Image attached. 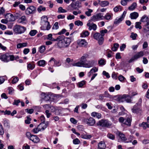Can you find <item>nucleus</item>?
<instances>
[{"instance_id": "obj_1", "label": "nucleus", "mask_w": 149, "mask_h": 149, "mask_svg": "<svg viewBox=\"0 0 149 149\" xmlns=\"http://www.w3.org/2000/svg\"><path fill=\"white\" fill-rule=\"evenodd\" d=\"M58 41L57 46L59 48H68L71 42V40L70 38L66 37L62 40L59 39Z\"/></svg>"}, {"instance_id": "obj_2", "label": "nucleus", "mask_w": 149, "mask_h": 149, "mask_svg": "<svg viewBox=\"0 0 149 149\" xmlns=\"http://www.w3.org/2000/svg\"><path fill=\"white\" fill-rule=\"evenodd\" d=\"M97 125L104 127L110 128L112 123L108 120L103 119L99 120L97 123Z\"/></svg>"}, {"instance_id": "obj_3", "label": "nucleus", "mask_w": 149, "mask_h": 149, "mask_svg": "<svg viewBox=\"0 0 149 149\" xmlns=\"http://www.w3.org/2000/svg\"><path fill=\"white\" fill-rule=\"evenodd\" d=\"M142 99L140 98L139 102L137 103L132 109V111L134 113L136 114H140L141 112V103Z\"/></svg>"}, {"instance_id": "obj_4", "label": "nucleus", "mask_w": 149, "mask_h": 149, "mask_svg": "<svg viewBox=\"0 0 149 149\" xmlns=\"http://www.w3.org/2000/svg\"><path fill=\"white\" fill-rule=\"evenodd\" d=\"M89 57V55L86 54H83L81 57L80 59V61L76 63L75 65L78 67H82L84 64L86 63V59Z\"/></svg>"}, {"instance_id": "obj_5", "label": "nucleus", "mask_w": 149, "mask_h": 149, "mask_svg": "<svg viewBox=\"0 0 149 149\" xmlns=\"http://www.w3.org/2000/svg\"><path fill=\"white\" fill-rule=\"evenodd\" d=\"M93 38L94 39L98 41V42L99 45H102L104 41V38L102 37L100 33H96L93 34Z\"/></svg>"}, {"instance_id": "obj_6", "label": "nucleus", "mask_w": 149, "mask_h": 149, "mask_svg": "<svg viewBox=\"0 0 149 149\" xmlns=\"http://www.w3.org/2000/svg\"><path fill=\"white\" fill-rule=\"evenodd\" d=\"M71 6L72 8V10H79V8L81 7V3L79 2V0H77L75 2H72L69 6Z\"/></svg>"}, {"instance_id": "obj_7", "label": "nucleus", "mask_w": 149, "mask_h": 149, "mask_svg": "<svg viewBox=\"0 0 149 149\" xmlns=\"http://www.w3.org/2000/svg\"><path fill=\"white\" fill-rule=\"evenodd\" d=\"M84 122L89 126H93L95 123V119L92 117L86 118L84 120Z\"/></svg>"}, {"instance_id": "obj_8", "label": "nucleus", "mask_w": 149, "mask_h": 149, "mask_svg": "<svg viewBox=\"0 0 149 149\" xmlns=\"http://www.w3.org/2000/svg\"><path fill=\"white\" fill-rule=\"evenodd\" d=\"M36 8L33 6H30L27 8L25 10L26 14L27 15L32 14L36 11Z\"/></svg>"}, {"instance_id": "obj_9", "label": "nucleus", "mask_w": 149, "mask_h": 149, "mask_svg": "<svg viewBox=\"0 0 149 149\" xmlns=\"http://www.w3.org/2000/svg\"><path fill=\"white\" fill-rule=\"evenodd\" d=\"M97 63V61L94 60L89 61L87 63H85L82 66L86 68H89L93 67L95 64Z\"/></svg>"}, {"instance_id": "obj_10", "label": "nucleus", "mask_w": 149, "mask_h": 149, "mask_svg": "<svg viewBox=\"0 0 149 149\" xmlns=\"http://www.w3.org/2000/svg\"><path fill=\"white\" fill-rule=\"evenodd\" d=\"M9 57V54L6 53L0 56V59L4 62L7 63L10 61Z\"/></svg>"}, {"instance_id": "obj_11", "label": "nucleus", "mask_w": 149, "mask_h": 149, "mask_svg": "<svg viewBox=\"0 0 149 149\" xmlns=\"http://www.w3.org/2000/svg\"><path fill=\"white\" fill-rule=\"evenodd\" d=\"M47 20L48 18L47 17L45 16H44L41 17V22L42 23H44L45 25L46 26V28H50V25L49 23Z\"/></svg>"}, {"instance_id": "obj_12", "label": "nucleus", "mask_w": 149, "mask_h": 149, "mask_svg": "<svg viewBox=\"0 0 149 149\" xmlns=\"http://www.w3.org/2000/svg\"><path fill=\"white\" fill-rule=\"evenodd\" d=\"M4 16L5 18L7 19L8 22H13L15 21L14 15L12 14L8 13L5 15Z\"/></svg>"}, {"instance_id": "obj_13", "label": "nucleus", "mask_w": 149, "mask_h": 149, "mask_svg": "<svg viewBox=\"0 0 149 149\" xmlns=\"http://www.w3.org/2000/svg\"><path fill=\"white\" fill-rule=\"evenodd\" d=\"M101 14L99 13L95 15H93L91 17V19L93 21H97L100 19H102V18L103 17Z\"/></svg>"}, {"instance_id": "obj_14", "label": "nucleus", "mask_w": 149, "mask_h": 149, "mask_svg": "<svg viewBox=\"0 0 149 149\" xmlns=\"http://www.w3.org/2000/svg\"><path fill=\"white\" fill-rule=\"evenodd\" d=\"M117 135L119 137L122 141L123 142L126 141L127 139L125 137V135L124 134L120 132H118L117 133Z\"/></svg>"}, {"instance_id": "obj_15", "label": "nucleus", "mask_w": 149, "mask_h": 149, "mask_svg": "<svg viewBox=\"0 0 149 149\" xmlns=\"http://www.w3.org/2000/svg\"><path fill=\"white\" fill-rule=\"evenodd\" d=\"M78 44L80 46H85L87 45V42L85 39H81L77 41Z\"/></svg>"}, {"instance_id": "obj_16", "label": "nucleus", "mask_w": 149, "mask_h": 149, "mask_svg": "<svg viewBox=\"0 0 149 149\" xmlns=\"http://www.w3.org/2000/svg\"><path fill=\"white\" fill-rule=\"evenodd\" d=\"M41 96L42 98L46 101H48L50 100L51 95H50L43 93L42 94Z\"/></svg>"}, {"instance_id": "obj_17", "label": "nucleus", "mask_w": 149, "mask_h": 149, "mask_svg": "<svg viewBox=\"0 0 149 149\" xmlns=\"http://www.w3.org/2000/svg\"><path fill=\"white\" fill-rule=\"evenodd\" d=\"M30 140L35 143H37L39 142L40 139L35 135H33L30 137Z\"/></svg>"}, {"instance_id": "obj_18", "label": "nucleus", "mask_w": 149, "mask_h": 149, "mask_svg": "<svg viewBox=\"0 0 149 149\" xmlns=\"http://www.w3.org/2000/svg\"><path fill=\"white\" fill-rule=\"evenodd\" d=\"M47 127V124H45V123H41L38 126V127L40 128L41 131L44 130Z\"/></svg>"}, {"instance_id": "obj_19", "label": "nucleus", "mask_w": 149, "mask_h": 149, "mask_svg": "<svg viewBox=\"0 0 149 149\" xmlns=\"http://www.w3.org/2000/svg\"><path fill=\"white\" fill-rule=\"evenodd\" d=\"M26 29H13V31L15 33L21 34L23 33L26 30Z\"/></svg>"}, {"instance_id": "obj_20", "label": "nucleus", "mask_w": 149, "mask_h": 149, "mask_svg": "<svg viewBox=\"0 0 149 149\" xmlns=\"http://www.w3.org/2000/svg\"><path fill=\"white\" fill-rule=\"evenodd\" d=\"M91 116L93 117H96L98 119L102 117V115L100 113L96 112H93L92 113Z\"/></svg>"}, {"instance_id": "obj_21", "label": "nucleus", "mask_w": 149, "mask_h": 149, "mask_svg": "<svg viewBox=\"0 0 149 149\" xmlns=\"http://www.w3.org/2000/svg\"><path fill=\"white\" fill-rule=\"evenodd\" d=\"M52 34H49L47 36V39L52 41H58L61 38L60 36H58L56 39H54L52 37Z\"/></svg>"}, {"instance_id": "obj_22", "label": "nucleus", "mask_w": 149, "mask_h": 149, "mask_svg": "<svg viewBox=\"0 0 149 149\" xmlns=\"http://www.w3.org/2000/svg\"><path fill=\"white\" fill-rule=\"evenodd\" d=\"M144 55V53L143 51H141L139 52H137L134 55V57L137 60L139 58L142 57Z\"/></svg>"}, {"instance_id": "obj_23", "label": "nucleus", "mask_w": 149, "mask_h": 149, "mask_svg": "<svg viewBox=\"0 0 149 149\" xmlns=\"http://www.w3.org/2000/svg\"><path fill=\"white\" fill-rule=\"evenodd\" d=\"M138 13L136 12H134L130 14V17L132 19H136L139 16Z\"/></svg>"}, {"instance_id": "obj_24", "label": "nucleus", "mask_w": 149, "mask_h": 149, "mask_svg": "<svg viewBox=\"0 0 149 149\" xmlns=\"http://www.w3.org/2000/svg\"><path fill=\"white\" fill-rule=\"evenodd\" d=\"M139 126L142 127L144 130L149 128V124H148L147 122H143L142 123L139 124Z\"/></svg>"}, {"instance_id": "obj_25", "label": "nucleus", "mask_w": 149, "mask_h": 149, "mask_svg": "<svg viewBox=\"0 0 149 149\" xmlns=\"http://www.w3.org/2000/svg\"><path fill=\"white\" fill-rule=\"evenodd\" d=\"M123 20V19L120 17V18H116L114 21L113 25H118Z\"/></svg>"}, {"instance_id": "obj_26", "label": "nucleus", "mask_w": 149, "mask_h": 149, "mask_svg": "<svg viewBox=\"0 0 149 149\" xmlns=\"http://www.w3.org/2000/svg\"><path fill=\"white\" fill-rule=\"evenodd\" d=\"M98 71V68L95 67L93 68L88 73V76L90 77L92 74L93 73L95 72H97Z\"/></svg>"}, {"instance_id": "obj_27", "label": "nucleus", "mask_w": 149, "mask_h": 149, "mask_svg": "<svg viewBox=\"0 0 149 149\" xmlns=\"http://www.w3.org/2000/svg\"><path fill=\"white\" fill-rule=\"evenodd\" d=\"M98 71V68L95 67L93 68L88 73V76L90 77L92 74L93 73L95 72H97Z\"/></svg>"}, {"instance_id": "obj_28", "label": "nucleus", "mask_w": 149, "mask_h": 149, "mask_svg": "<svg viewBox=\"0 0 149 149\" xmlns=\"http://www.w3.org/2000/svg\"><path fill=\"white\" fill-rule=\"evenodd\" d=\"M131 120L130 118H127L125 120L123 124L128 126H130L131 124Z\"/></svg>"}, {"instance_id": "obj_29", "label": "nucleus", "mask_w": 149, "mask_h": 149, "mask_svg": "<svg viewBox=\"0 0 149 149\" xmlns=\"http://www.w3.org/2000/svg\"><path fill=\"white\" fill-rule=\"evenodd\" d=\"M113 15L112 14L107 13L103 17H104V18L105 19L107 20H109L111 19V18L113 17Z\"/></svg>"}, {"instance_id": "obj_30", "label": "nucleus", "mask_w": 149, "mask_h": 149, "mask_svg": "<svg viewBox=\"0 0 149 149\" xmlns=\"http://www.w3.org/2000/svg\"><path fill=\"white\" fill-rule=\"evenodd\" d=\"M27 43L25 42L23 43H19L17 45V48H20L23 47H25L27 46Z\"/></svg>"}, {"instance_id": "obj_31", "label": "nucleus", "mask_w": 149, "mask_h": 149, "mask_svg": "<svg viewBox=\"0 0 149 149\" xmlns=\"http://www.w3.org/2000/svg\"><path fill=\"white\" fill-rule=\"evenodd\" d=\"M136 5L137 4L136 3L134 2L130 6L128 7V9L129 10H133L136 8Z\"/></svg>"}, {"instance_id": "obj_32", "label": "nucleus", "mask_w": 149, "mask_h": 149, "mask_svg": "<svg viewBox=\"0 0 149 149\" xmlns=\"http://www.w3.org/2000/svg\"><path fill=\"white\" fill-rule=\"evenodd\" d=\"M109 4V2L106 1H101L100 3V5L102 7H105L108 6Z\"/></svg>"}, {"instance_id": "obj_33", "label": "nucleus", "mask_w": 149, "mask_h": 149, "mask_svg": "<svg viewBox=\"0 0 149 149\" xmlns=\"http://www.w3.org/2000/svg\"><path fill=\"white\" fill-rule=\"evenodd\" d=\"M81 137L83 139H89L91 138L92 136L91 135L83 134L81 135Z\"/></svg>"}, {"instance_id": "obj_34", "label": "nucleus", "mask_w": 149, "mask_h": 149, "mask_svg": "<svg viewBox=\"0 0 149 149\" xmlns=\"http://www.w3.org/2000/svg\"><path fill=\"white\" fill-rule=\"evenodd\" d=\"M87 25L89 28H97V26L96 24L93 22H89L87 24Z\"/></svg>"}, {"instance_id": "obj_35", "label": "nucleus", "mask_w": 149, "mask_h": 149, "mask_svg": "<svg viewBox=\"0 0 149 149\" xmlns=\"http://www.w3.org/2000/svg\"><path fill=\"white\" fill-rule=\"evenodd\" d=\"M89 34V33L88 31H83L81 34V37L82 38L88 36Z\"/></svg>"}, {"instance_id": "obj_36", "label": "nucleus", "mask_w": 149, "mask_h": 149, "mask_svg": "<svg viewBox=\"0 0 149 149\" xmlns=\"http://www.w3.org/2000/svg\"><path fill=\"white\" fill-rule=\"evenodd\" d=\"M38 65L40 66H44L45 64V61L44 60H41L38 62Z\"/></svg>"}, {"instance_id": "obj_37", "label": "nucleus", "mask_w": 149, "mask_h": 149, "mask_svg": "<svg viewBox=\"0 0 149 149\" xmlns=\"http://www.w3.org/2000/svg\"><path fill=\"white\" fill-rule=\"evenodd\" d=\"M39 51L41 53H43L45 50V46L42 45L38 48Z\"/></svg>"}, {"instance_id": "obj_38", "label": "nucleus", "mask_w": 149, "mask_h": 149, "mask_svg": "<svg viewBox=\"0 0 149 149\" xmlns=\"http://www.w3.org/2000/svg\"><path fill=\"white\" fill-rule=\"evenodd\" d=\"M3 124L5 127H7V128H9L10 127V124L8 122V120L6 119H4L3 120Z\"/></svg>"}, {"instance_id": "obj_39", "label": "nucleus", "mask_w": 149, "mask_h": 149, "mask_svg": "<svg viewBox=\"0 0 149 149\" xmlns=\"http://www.w3.org/2000/svg\"><path fill=\"white\" fill-rule=\"evenodd\" d=\"M148 19V17H147L146 15H144L141 18L140 20V22H146Z\"/></svg>"}, {"instance_id": "obj_40", "label": "nucleus", "mask_w": 149, "mask_h": 149, "mask_svg": "<svg viewBox=\"0 0 149 149\" xmlns=\"http://www.w3.org/2000/svg\"><path fill=\"white\" fill-rule=\"evenodd\" d=\"M125 98H126V95L124 94L119 97V100L121 102L125 101Z\"/></svg>"}, {"instance_id": "obj_41", "label": "nucleus", "mask_w": 149, "mask_h": 149, "mask_svg": "<svg viewBox=\"0 0 149 149\" xmlns=\"http://www.w3.org/2000/svg\"><path fill=\"white\" fill-rule=\"evenodd\" d=\"M119 45L117 43L114 44L113 47L112 48V50L113 51H116L118 49Z\"/></svg>"}, {"instance_id": "obj_42", "label": "nucleus", "mask_w": 149, "mask_h": 149, "mask_svg": "<svg viewBox=\"0 0 149 149\" xmlns=\"http://www.w3.org/2000/svg\"><path fill=\"white\" fill-rule=\"evenodd\" d=\"M26 17L25 16H22L18 19V21L19 23H22L26 21Z\"/></svg>"}, {"instance_id": "obj_43", "label": "nucleus", "mask_w": 149, "mask_h": 149, "mask_svg": "<svg viewBox=\"0 0 149 149\" xmlns=\"http://www.w3.org/2000/svg\"><path fill=\"white\" fill-rule=\"evenodd\" d=\"M107 136L108 138L109 139L112 140H113L115 139V137L114 135H113V134L108 133L107 135Z\"/></svg>"}, {"instance_id": "obj_44", "label": "nucleus", "mask_w": 149, "mask_h": 149, "mask_svg": "<svg viewBox=\"0 0 149 149\" xmlns=\"http://www.w3.org/2000/svg\"><path fill=\"white\" fill-rule=\"evenodd\" d=\"M122 7L120 6H117L114 8L113 10L114 12H116L119 10H121Z\"/></svg>"}, {"instance_id": "obj_45", "label": "nucleus", "mask_w": 149, "mask_h": 149, "mask_svg": "<svg viewBox=\"0 0 149 149\" xmlns=\"http://www.w3.org/2000/svg\"><path fill=\"white\" fill-rule=\"evenodd\" d=\"M46 10V8L45 7H43L42 6H40L37 8V10L39 13H40L41 11H45Z\"/></svg>"}, {"instance_id": "obj_46", "label": "nucleus", "mask_w": 149, "mask_h": 149, "mask_svg": "<svg viewBox=\"0 0 149 149\" xmlns=\"http://www.w3.org/2000/svg\"><path fill=\"white\" fill-rule=\"evenodd\" d=\"M131 96H130L128 95H126V98H125V101L128 103L131 102Z\"/></svg>"}, {"instance_id": "obj_47", "label": "nucleus", "mask_w": 149, "mask_h": 149, "mask_svg": "<svg viewBox=\"0 0 149 149\" xmlns=\"http://www.w3.org/2000/svg\"><path fill=\"white\" fill-rule=\"evenodd\" d=\"M67 12V11L63 8L60 7L58 8V12L59 13H64Z\"/></svg>"}, {"instance_id": "obj_48", "label": "nucleus", "mask_w": 149, "mask_h": 149, "mask_svg": "<svg viewBox=\"0 0 149 149\" xmlns=\"http://www.w3.org/2000/svg\"><path fill=\"white\" fill-rule=\"evenodd\" d=\"M137 36V35L136 33H134L133 32H132L131 33L130 37L132 38V40H135L136 39Z\"/></svg>"}, {"instance_id": "obj_49", "label": "nucleus", "mask_w": 149, "mask_h": 149, "mask_svg": "<svg viewBox=\"0 0 149 149\" xmlns=\"http://www.w3.org/2000/svg\"><path fill=\"white\" fill-rule=\"evenodd\" d=\"M74 24L75 25H77L78 26H79L80 25L82 26L83 24V23L81 21L79 20H78L75 22Z\"/></svg>"}, {"instance_id": "obj_50", "label": "nucleus", "mask_w": 149, "mask_h": 149, "mask_svg": "<svg viewBox=\"0 0 149 149\" xmlns=\"http://www.w3.org/2000/svg\"><path fill=\"white\" fill-rule=\"evenodd\" d=\"M98 63L100 65H104L105 64V61L104 59H101L99 61Z\"/></svg>"}, {"instance_id": "obj_51", "label": "nucleus", "mask_w": 149, "mask_h": 149, "mask_svg": "<svg viewBox=\"0 0 149 149\" xmlns=\"http://www.w3.org/2000/svg\"><path fill=\"white\" fill-rule=\"evenodd\" d=\"M8 93L10 95H12L14 91L13 88L12 87H9L8 89Z\"/></svg>"}, {"instance_id": "obj_52", "label": "nucleus", "mask_w": 149, "mask_h": 149, "mask_svg": "<svg viewBox=\"0 0 149 149\" xmlns=\"http://www.w3.org/2000/svg\"><path fill=\"white\" fill-rule=\"evenodd\" d=\"M85 84V81H82L78 83V86L79 88L82 87Z\"/></svg>"}, {"instance_id": "obj_53", "label": "nucleus", "mask_w": 149, "mask_h": 149, "mask_svg": "<svg viewBox=\"0 0 149 149\" xmlns=\"http://www.w3.org/2000/svg\"><path fill=\"white\" fill-rule=\"evenodd\" d=\"M37 33V31L36 30H32L29 33V34L31 36H35Z\"/></svg>"}, {"instance_id": "obj_54", "label": "nucleus", "mask_w": 149, "mask_h": 149, "mask_svg": "<svg viewBox=\"0 0 149 149\" xmlns=\"http://www.w3.org/2000/svg\"><path fill=\"white\" fill-rule=\"evenodd\" d=\"M92 12V10L91 9H88V11L86 12L85 13L88 16H91V13Z\"/></svg>"}, {"instance_id": "obj_55", "label": "nucleus", "mask_w": 149, "mask_h": 149, "mask_svg": "<svg viewBox=\"0 0 149 149\" xmlns=\"http://www.w3.org/2000/svg\"><path fill=\"white\" fill-rule=\"evenodd\" d=\"M40 131V130L38 127L34 128L32 130V131L34 134H37Z\"/></svg>"}, {"instance_id": "obj_56", "label": "nucleus", "mask_w": 149, "mask_h": 149, "mask_svg": "<svg viewBox=\"0 0 149 149\" xmlns=\"http://www.w3.org/2000/svg\"><path fill=\"white\" fill-rule=\"evenodd\" d=\"M107 30L106 29L102 30L101 31H100L101 35L103 37V36L105 34L107 33Z\"/></svg>"}, {"instance_id": "obj_57", "label": "nucleus", "mask_w": 149, "mask_h": 149, "mask_svg": "<svg viewBox=\"0 0 149 149\" xmlns=\"http://www.w3.org/2000/svg\"><path fill=\"white\" fill-rule=\"evenodd\" d=\"M73 143L74 144H78L80 143L79 140L77 138H76L73 140Z\"/></svg>"}, {"instance_id": "obj_58", "label": "nucleus", "mask_w": 149, "mask_h": 149, "mask_svg": "<svg viewBox=\"0 0 149 149\" xmlns=\"http://www.w3.org/2000/svg\"><path fill=\"white\" fill-rule=\"evenodd\" d=\"M141 23L140 22H137L136 23L135 28H141L142 27L141 25Z\"/></svg>"}, {"instance_id": "obj_59", "label": "nucleus", "mask_w": 149, "mask_h": 149, "mask_svg": "<svg viewBox=\"0 0 149 149\" xmlns=\"http://www.w3.org/2000/svg\"><path fill=\"white\" fill-rule=\"evenodd\" d=\"M133 136L132 135H130L128 138V141H126L125 142L126 143L131 142L132 140L133 139Z\"/></svg>"}, {"instance_id": "obj_60", "label": "nucleus", "mask_w": 149, "mask_h": 149, "mask_svg": "<svg viewBox=\"0 0 149 149\" xmlns=\"http://www.w3.org/2000/svg\"><path fill=\"white\" fill-rule=\"evenodd\" d=\"M26 111L28 113L32 114L34 111V110L33 109H25Z\"/></svg>"}, {"instance_id": "obj_61", "label": "nucleus", "mask_w": 149, "mask_h": 149, "mask_svg": "<svg viewBox=\"0 0 149 149\" xmlns=\"http://www.w3.org/2000/svg\"><path fill=\"white\" fill-rule=\"evenodd\" d=\"M118 74V73H116L115 72H113L112 74V77L113 79H117V75Z\"/></svg>"}, {"instance_id": "obj_62", "label": "nucleus", "mask_w": 149, "mask_h": 149, "mask_svg": "<svg viewBox=\"0 0 149 149\" xmlns=\"http://www.w3.org/2000/svg\"><path fill=\"white\" fill-rule=\"evenodd\" d=\"M4 133L2 125L0 124V135H3Z\"/></svg>"}, {"instance_id": "obj_63", "label": "nucleus", "mask_w": 149, "mask_h": 149, "mask_svg": "<svg viewBox=\"0 0 149 149\" xmlns=\"http://www.w3.org/2000/svg\"><path fill=\"white\" fill-rule=\"evenodd\" d=\"M39 120H40L41 123H44L45 122V117L43 115L41 116L39 118Z\"/></svg>"}, {"instance_id": "obj_64", "label": "nucleus", "mask_w": 149, "mask_h": 149, "mask_svg": "<svg viewBox=\"0 0 149 149\" xmlns=\"http://www.w3.org/2000/svg\"><path fill=\"white\" fill-rule=\"evenodd\" d=\"M18 78L16 77L13 79L12 81V83L13 84H15L18 81Z\"/></svg>"}]
</instances>
